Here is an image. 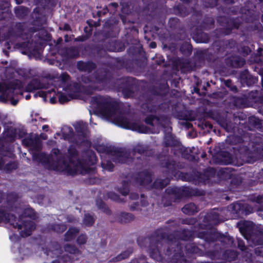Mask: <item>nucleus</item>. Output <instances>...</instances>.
I'll return each instance as SVG.
<instances>
[{"label": "nucleus", "instance_id": "20", "mask_svg": "<svg viewBox=\"0 0 263 263\" xmlns=\"http://www.w3.org/2000/svg\"><path fill=\"white\" fill-rule=\"evenodd\" d=\"M31 18H32L31 24L34 26L43 27L46 22V16L43 14L42 9L38 7L33 10Z\"/></svg>", "mask_w": 263, "mask_h": 263}, {"label": "nucleus", "instance_id": "15", "mask_svg": "<svg viewBox=\"0 0 263 263\" xmlns=\"http://www.w3.org/2000/svg\"><path fill=\"white\" fill-rule=\"evenodd\" d=\"M16 222L18 225H20L21 228H19L18 227H15L13 224H11V222H8L10 225L12 226L14 228H17L18 230H22L23 228V230L22 231L21 235L22 237H27L31 235L32 231L35 228L34 223L31 220H23L22 221L21 217L17 218L15 216Z\"/></svg>", "mask_w": 263, "mask_h": 263}, {"label": "nucleus", "instance_id": "37", "mask_svg": "<svg viewBox=\"0 0 263 263\" xmlns=\"http://www.w3.org/2000/svg\"><path fill=\"white\" fill-rule=\"evenodd\" d=\"M218 124L227 132H231L235 128V124L227 118L220 117L218 120Z\"/></svg>", "mask_w": 263, "mask_h": 263}, {"label": "nucleus", "instance_id": "31", "mask_svg": "<svg viewBox=\"0 0 263 263\" xmlns=\"http://www.w3.org/2000/svg\"><path fill=\"white\" fill-rule=\"evenodd\" d=\"M193 39L197 43H208L210 40L209 35L202 31L197 30L193 33Z\"/></svg>", "mask_w": 263, "mask_h": 263}, {"label": "nucleus", "instance_id": "7", "mask_svg": "<svg viewBox=\"0 0 263 263\" xmlns=\"http://www.w3.org/2000/svg\"><path fill=\"white\" fill-rule=\"evenodd\" d=\"M199 191H196L193 193V191L186 187H168L165 191V195L163 197L162 201L164 203L165 206H168L172 205V200L165 201L167 197H174V201L176 200H179L183 197H190L192 195H201L199 193Z\"/></svg>", "mask_w": 263, "mask_h": 263}, {"label": "nucleus", "instance_id": "27", "mask_svg": "<svg viewBox=\"0 0 263 263\" xmlns=\"http://www.w3.org/2000/svg\"><path fill=\"white\" fill-rule=\"evenodd\" d=\"M19 46L31 53H37L41 48L40 44L39 45L36 42L33 43L29 41L22 42L19 44Z\"/></svg>", "mask_w": 263, "mask_h": 263}, {"label": "nucleus", "instance_id": "28", "mask_svg": "<svg viewBox=\"0 0 263 263\" xmlns=\"http://www.w3.org/2000/svg\"><path fill=\"white\" fill-rule=\"evenodd\" d=\"M22 87L21 82H13L6 84V99H13L14 90L17 89L21 90Z\"/></svg>", "mask_w": 263, "mask_h": 263}, {"label": "nucleus", "instance_id": "44", "mask_svg": "<svg viewBox=\"0 0 263 263\" xmlns=\"http://www.w3.org/2000/svg\"><path fill=\"white\" fill-rule=\"evenodd\" d=\"M174 11L176 14L182 17H185L189 14V9L183 5L179 4L174 7Z\"/></svg>", "mask_w": 263, "mask_h": 263}, {"label": "nucleus", "instance_id": "46", "mask_svg": "<svg viewBox=\"0 0 263 263\" xmlns=\"http://www.w3.org/2000/svg\"><path fill=\"white\" fill-rule=\"evenodd\" d=\"M14 11L17 18L22 19L28 15V8L23 6H17L14 8Z\"/></svg>", "mask_w": 263, "mask_h": 263}, {"label": "nucleus", "instance_id": "4", "mask_svg": "<svg viewBox=\"0 0 263 263\" xmlns=\"http://www.w3.org/2000/svg\"><path fill=\"white\" fill-rule=\"evenodd\" d=\"M168 109L169 105L166 102L149 106L148 110L152 114L146 116L144 122L152 127L156 125L163 128H166L171 123L170 118L165 114Z\"/></svg>", "mask_w": 263, "mask_h": 263}, {"label": "nucleus", "instance_id": "14", "mask_svg": "<svg viewBox=\"0 0 263 263\" xmlns=\"http://www.w3.org/2000/svg\"><path fill=\"white\" fill-rule=\"evenodd\" d=\"M229 211L240 216H247L252 212L253 208L245 202H236L228 206Z\"/></svg>", "mask_w": 263, "mask_h": 263}, {"label": "nucleus", "instance_id": "50", "mask_svg": "<svg viewBox=\"0 0 263 263\" xmlns=\"http://www.w3.org/2000/svg\"><path fill=\"white\" fill-rule=\"evenodd\" d=\"M214 20L212 18L206 17L201 23L200 27L204 30L211 29L214 25Z\"/></svg>", "mask_w": 263, "mask_h": 263}, {"label": "nucleus", "instance_id": "24", "mask_svg": "<svg viewBox=\"0 0 263 263\" xmlns=\"http://www.w3.org/2000/svg\"><path fill=\"white\" fill-rule=\"evenodd\" d=\"M130 42L132 45L127 49L128 54L134 56L141 54L143 51V47L140 41L137 39H133L130 40Z\"/></svg>", "mask_w": 263, "mask_h": 263}, {"label": "nucleus", "instance_id": "40", "mask_svg": "<svg viewBox=\"0 0 263 263\" xmlns=\"http://www.w3.org/2000/svg\"><path fill=\"white\" fill-rule=\"evenodd\" d=\"M80 230L76 227H70L64 234V240L70 241L73 240L76 235L79 233Z\"/></svg>", "mask_w": 263, "mask_h": 263}, {"label": "nucleus", "instance_id": "25", "mask_svg": "<svg viewBox=\"0 0 263 263\" xmlns=\"http://www.w3.org/2000/svg\"><path fill=\"white\" fill-rule=\"evenodd\" d=\"M77 67L80 71L90 73L97 68V65L92 61H79L77 62Z\"/></svg>", "mask_w": 263, "mask_h": 263}, {"label": "nucleus", "instance_id": "63", "mask_svg": "<svg viewBox=\"0 0 263 263\" xmlns=\"http://www.w3.org/2000/svg\"><path fill=\"white\" fill-rule=\"evenodd\" d=\"M17 167L18 165L16 162L15 161H11L5 165L4 169L6 172L10 173L12 171L16 170Z\"/></svg>", "mask_w": 263, "mask_h": 263}, {"label": "nucleus", "instance_id": "22", "mask_svg": "<svg viewBox=\"0 0 263 263\" xmlns=\"http://www.w3.org/2000/svg\"><path fill=\"white\" fill-rule=\"evenodd\" d=\"M61 54L67 59H73L79 57L80 51L78 47H63L60 50Z\"/></svg>", "mask_w": 263, "mask_h": 263}, {"label": "nucleus", "instance_id": "64", "mask_svg": "<svg viewBox=\"0 0 263 263\" xmlns=\"http://www.w3.org/2000/svg\"><path fill=\"white\" fill-rule=\"evenodd\" d=\"M15 29L19 32L17 35L21 36L23 35L24 31L26 30V23L25 22L17 23L15 26Z\"/></svg>", "mask_w": 263, "mask_h": 263}, {"label": "nucleus", "instance_id": "49", "mask_svg": "<svg viewBox=\"0 0 263 263\" xmlns=\"http://www.w3.org/2000/svg\"><path fill=\"white\" fill-rule=\"evenodd\" d=\"M96 205L98 208L107 215L111 214V211L106 203L101 199H98L96 200Z\"/></svg>", "mask_w": 263, "mask_h": 263}, {"label": "nucleus", "instance_id": "47", "mask_svg": "<svg viewBox=\"0 0 263 263\" xmlns=\"http://www.w3.org/2000/svg\"><path fill=\"white\" fill-rule=\"evenodd\" d=\"M104 88H106V87H103L102 85H100V86L89 85L88 86H84L83 87V90L84 93L87 95H91L95 91L101 90ZM106 88H107L106 87Z\"/></svg>", "mask_w": 263, "mask_h": 263}, {"label": "nucleus", "instance_id": "62", "mask_svg": "<svg viewBox=\"0 0 263 263\" xmlns=\"http://www.w3.org/2000/svg\"><path fill=\"white\" fill-rule=\"evenodd\" d=\"M219 219V214L216 212H212L209 213L207 216H206L204 218V221H210V222H216Z\"/></svg>", "mask_w": 263, "mask_h": 263}, {"label": "nucleus", "instance_id": "48", "mask_svg": "<svg viewBox=\"0 0 263 263\" xmlns=\"http://www.w3.org/2000/svg\"><path fill=\"white\" fill-rule=\"evenodd\" d=\"M238 253L236 251L227 250L222 254L223 257L229 261L235 260L238 257Z\"/></svg>", "mask_w": 263, "mask_h": 263}, {"label": "nucleus", "instance_id": "16", "mask_svg": "<svg viewBox=\"0 0 263 263\" xmlns=\"http://www.w3.org/2000/svg\"><path fill=\"white\" fill-rule=\"evenodd\" d=\"M239 79L243 86H252L258 82V76L251 74L248 69H245L240 71Z\"/></svg>", "mask_w": 263, "mask_h": 263}, {"label": "nucleus", "instance_id": "39", "mask_svg": "<svg viewBox=\"0 0 263 263\" xmlns=\"http://www.w3.org/2000/svg\"><path fill=\"white\" fill-rule=\"evenodd\" d=\"M135 217L134 214L127 213V212H121L118 216V221L120 223H126L130 222L134 220Z\"/></svg>", "mask_w": 263, "mask_h": 263}, {"label": "nucleus", "instance_id": "57", "mask_svg": "<svg viewBox=\"0 0 263 263\" xmlns=\"http://www.w3.org/2000/svg\"><path fill=\"white\" fill-rule=\"evenodd\" d=\"M193 47L190 43L185 42L180 47V51L184 54H191L192 52Z\"/></svg>", "mask_w": 263, "mask_h": 263}, {"label": "nucleus", "instance_id": "21", "mask_svg": "<svg viewBox=\"0 0 263 263\" xmlns=\"http://www.w3.org/2000/svg\"><path fill=\"white\" fill-rule=\"evenodd\" d=\"M226 65L231 68H240L246 64L244 58L237 55H231L226 57L224 59Z\"/></svg>", "mask_w": 263, "mask_h": 263}, {"label": "nucleus", "instance_id": "30", "mask_svg": "<svg viewBox=\"0 0 263 263\" xmlns=\"http://www.w3.org/2000/svg\"><path fill=\"white\" fill-rule=\"evenodd\" d=\"M197 171L194 170L192 172H179L178 175L179 178L184 181L195 182L198 181Z\"/></svg>", "mask_w": 263, "mask_h": 263}, {"label": "nucleus", "instance_id": "10", "mask_svg": "<svg viewBox=\"0 0 263 263\" xmlns=\"http://www.w3.org/2000/svg\"><path fill=\"white\" fill-rule=\"evenodd\" d=\"M116 122L122 128L130 129L141 134H148L151 132V128L136 122L131 121L123 115H119L115 118Z\"/></svg>", "mask_w": 263, "mask_h": 263}, {"label": "nucleus", "instance_id": "61", "mask_svg": "<svg viewBox=\"0 0 263 263\" xmlns=\"http://www.w3.org/2000/svg\"><path fill=\"white\" fill-rule=\"evenodd\" d=\"M147 151V147L141 144H138L133 148V151L134 153H138L140 155L144 154Z\"/></svg>", "mask_w": 263, "mask_h": 263}, {"label": "nucleus", "instance_id": "35", "mask_svg": "<svg viewBox=\"0 0 263 263\" xmlns=\"http://www.w3.org/2000/svg\"><path fill=\"white\" fill-rule=\"evenodd\" d=\"M43 88V84L41 82V81L37 78H34L27 84L25 90L26 92H32Z\"/></svg>", "mask_w": 263, "mask_h": 263}, {"label": "nucleus", "instance_id": "18", "mask_svg": "<svg viewBox=\"0 0 263 263\" xmlns=\"http://www.w3.org/2000/svg\"><path fill=\"white\" fill-rule=\"evenodd\" d=\"M153 175V174L151 171L145 169L137 173L135 177V181L141 186H146L151 183Z\"/></svg>", "mask_w": 263, "mask_h": 263}, {"label": "nucleus", "instance_id": "9", "mask_svg": "<svg viewBox=\"0 0 263 263\" xmlns=\"http://www.w3.org/2000/svg\"><path fill=\"white\" fill-rule=\"evenodd\" d=\"M96 149L100 153L116 157L118 162L121 163H125L129 157V154L127 152L125 148L123 147L102 144L97 146Z\"/></svg>", "mask_w": 263, "mask_h": 263}, {"label": "nucleus", "instance_id": "34", "mask_svg": "<svg viewBox=\"0 0 263 263\" xmlns=\"http://www.w3.org/2000/svg\"><path fill=\"white\" fill-rule=\"evenodd\" d=\"M179 144V141L171 133L166 134L164 138L163 145L165 147H176Z\"/></svg>", "mask_w": 263, "mask_h": 263}, {"label": "nucleus", "instance_id": "8", "mask_svg": "<svg viewBox=\"0 0 263 263\" xmlns=\"http://www.w3.org/2000/svg\"><path fill=\"white\" fill-rule=\"evenodd\" d=\"M33 159L41 162L49 170L64 172L70 165L65 160H54L51 155L44 153L37 154L33 156Z\"/></svg>", "mask_w": 263, "mask_h": 263}, {"label": "nucleus", "instance_id": "11", "mask_svg": "<svg viewBox=\"0 0 263 263\" xmlns=\"http://www.w3.org/2000/svg\"><path fill=\"white\" fill-rule=\"evenodd\" d=\"M214 52L201 51L198 53L199 58L205 59L207 61L215 62L218 59L226 55L225 47L222 46L220 41H215L212 44Z\"/></svg>", "mask_w": 263, "mask_h": 263}, {"label": "nucleus", "instance_id": "26", "mask_svg": "<svg viewBox=\"0 0 263 263\" xmlns=\"http://www.w3.org/2000/svg\"><path fill=\"white\" fill-rule=\"evenodd\" d=\"M106 48L109 51L121 52L125 50L124 43L120 40L111 41L106 45Z\"/></svg>", "mask_w": 263, "mask_h": 263}, {"label": "nucleus", "instance_id": "19", "mask_svg": "<svg viewBox=\"0 0 263 263\" xmlns=\"http://www.w3.org/2000/svg\"><path fill=\"white\" fill-rule=\"evenodd\" d=\"M215 161L219 164L228 165L234 164L236 165L235 163L236 160V159L234 160L233 156L230 152L221 151L217 154L216 157L215 158Z\"/></svg>", "mask_w": 263, "mask_h": 263}, {"label": "nucleus", "instance_id": "58", "mask_svg": "<svg viewBox=\"0 0 263 263\" xmlns=\"http://www.w3.org/2000/svg\"><path fill=\"white\" fill-rule=\"evenodd\" d=\"M260 121L261 120H260L259 118L252 116L249 117L248 124L251 127L258 129V128H260L259 127V125L261 124Z\"/></svg>", "mask_w": 263, "mask_h": 263}, {"label": "nucleus", "instance_id": "52", "mask_svg": "<svg viewBox=\"0 0 263 263\" xmlns=\"http://www.w3.org/2000/svg\"><path fill=\"white\" fill-rule=\"evenodd\" d=\"M20 217L21 218L22 217H29L32 219H35L36 218V213L32 208L30 207L26 208L23 210L22 215Z\"/></svg>", "mask_w": 263, "mask_h": 263}, {"label": "nucleus", "instance_id": "41", "mask_svg": "<svg viewBox=\"0 0 263 263\" xmlns=\"http://www.w3.org/2000/svg\"><path fill=\"white\" fill-rule=\"evenodd\" d=\"M68 158L70 163H74V159H77L79 156V152L76 146L73 145H70L67 149Z\"/></svg>", "mask_w": 263, "mask_h": 263}, {"label": "nucleus", "instance_id": "60", "mask_svg": "<svg viewBox=\"0 0 263 263\" xmlns=\"http://www.w3.org/2000/svg\"><path fill=\"white\" fill-rule=\"evenodd\" d=\"M6 198H7V203L8 204H10L14 203L15 202H16L18 199V195L16 193L14 192H11L8 193L6 195Z\"/></svg>", "mask_w": 263, "mask_h": 263}, {"label": "nucleus", "instance_id": "12", "mask_svg": "<svg viewBox=\"0 0 263 263\" xmlns=\"http://www.w3.org/2000/svg\"><path fill=\"white\" fill-rule=\"evenodd\" d=\"M6 197V193L2 190H0V204L2 203L5 200ZM16 221L15 216L7 211L6 210V206L4 205L0 206V223L8 222H11V224H13L15 227H19L20 228V225H18L17 223L15 222Z\"/></svg>", "mask_w": 263, "mask_h": 263}, {"label": "nucleus", "instance_id": "56", "mask_svg": "<svg viewBox=\"0 0 263 263\" xmlns=\"http://www.w3.org/2000/svg\"><path fill=\"white\" fill-rule=\"evenodd\" d=\"M96 221L95 218L93 216L90 215L89 213L85 214L83 218V223L87 227L92 226Z\"/></svg>", "mask_w": 263, "mask_h": 263}, {"label": "nucleus", "instance_id": "5", "mask_svg": "<svg viewBox=\"0 0 263 263\" xmlns=\"http://www.w3.org/2000/svg\"><path fill=\"white\" fill-rule=\"evenodd\" d=\"M91 102L96 111L106 118L114 117L120 110L119 102L109 96H95L92 97Z\"/></svg>", "mask_w": 263, "mask_h": 263}, {"label": "nucleus", "instance_id": "33", "mask_svg": "<svg viewBox=\"0 0 263 263\" xmlns=\"http://www.w3.org/2000/svg\"><path fill=\"white\" fill-rule=\"evenodd\" d=\"M168 27L172 31L178 32V30H182L184 28L183 24L177 17H171L168 22Z\"/></svg>", "mask_w": 263, "mask_h": 263}, {"label": "nucleus", "instance_id": "1", "mask_svg": "<svg viewBox=\"0 0 263 263\" xmlns=\"http://www.w3.org/2000/svg\"><path fill=\"white\" fill-rule=\"evenodd\" d=\"M149 240L148 252L151 258L158 260L161 258V253L172 257L170 263H188L184 255L196 254L199 248L194 243L184 246L178 241L173 234H168L162 229H158L147 236Z\"/></svg>", "mask_w": 263, "mask_h": 263}, {"label": "nucleus", "instance_id": "29", "mask_svg": "<svg viewBox=\"0 0 263 263\" xmlns=\"http://www.w3.org/2000/svg\"><path fill=\"white\" fill-rule=\"evenodd\" d=\"M76 132L78 136L81 139H85L86 138V134L88 130V124L86 122L83 121H79L74 126Z\"/></svg>", "mask_w": 263, "mask_h": 263}, {"label": "nucleus", "instance_id": "36", "mask_svg": "<svg viewBox=\"0 0 263 263\" xmlns=\"http://www.w3.org/2000/svg\"><path fill=\"white\" fill-rule=\"evenodd\" d=\"M163 167L166 169V172L168 175L176 176L178 175L179 171L176 168L175 161L167 160L163 165Z\"/></svg>", "mask_w": 263, "mask_h": 263}, {"label": "nucleus", "instance_id": "53", "mask_svg": "<svg viewBox=\"0 0 263 263\" xmlns=\"http://www.w3.org/2000/svg\"><path fill=\"white\" fill-rule=\"evenodd\" d=\"M232 102L235 106L241 108L246 103L247 98L244 97H234Z\"/></svg>", "mask_w": 263, "mask_h": 263}, {"label": "nucleus", "instance_id": "3", "mask_svg": "<svg viewBox=\"0 0 263 263\" xmlns=\"http://www.w3.org/2000/svg\"><path fill=\"white\" fill-rule=\"evenodd\" d=\"M252 143L251 149L247 146L240 147L236 156V165L239 166L245 163H253L263 160V136L258 133L246 134Z\"/></svg>", "mask_w": 263, "mask_h": 263}, {"label": "nucleus", "instance_id": "43", "mask_svg": "<svg viewBox=\"0 0 263 263\" xmlns=\"http://www.w3.org/2000/svg\"><path fill=\"white\" fill-rule=\"evenodd\" d=\"M179 237L180 239L185 241L193 240L194 238V231L183 229L179 232Z\"/></svg>", "mask_w": 263, "mask_h": 263}, {"label": "nucleus", "instance_id": "45", "mask_svg": "<svg viewBox=\"0 0 263 263\" xmlns=\"http://www.w3.org/2000/svg\"><path fill=\"white\" fill-rule=\"evenodd\" d=\"M49 230L59 234H61L66 231L67 227L65 224L62 223H51L47 226Z\"/></svg>", "mask_w": 263, "mask_h": 263}, {"label": "nucleus", "instance_id": "17", "mask_svg": "<svg viewBox=\"0 0 263 263\" xmlns=\"http://www.w3.org/2000/svg\"><path fill=\"white\" fill-rule=\"evenodd\" d=\"M197 238L203 239L206 242L210 243L216 241L219 237L222 238L224 235L216 231H201L196 233Z\"/></svg>", "mask_w": 263, "mask_h": 263}, {"label": "nucleus", "instance_id": "6", "mask_svg": "<svg viewBox=\"0 0 263 263\" xmlns=\"http://www.w3.org/2000/svg\"><path fill=\"white\" fill-rule=\"evenodd\" d=\"M239 231L247 240H252L259 246L254 250L255 253L258 256L263 257V239L258 236V232L252 222L245 221L239 228Z\"/></svg>", "mask_w": 263, "mask_h": 263}, {"label": "nucleus", "instance_id": "13", "mask_svg": "<svg viewBox=\"0 0 263 263\" xmlns=\"http://www.w3.org/2000/svg\"><path fill=\"white\" fill-rule=\"evenodd\" d=\"M219 25L223 27V33L229 35L233 29H238L240 25L239 21L235 18L220 16L217 20Z\"/></svg>", "mask_w": 263, "mask_h": 263}, {"label": "nucleus", "instance_id": "42", "mask_svg": "<svg viewBox=\"0 0 263 263\" xmlns=\"http://www.w3.org/2000/svg\"><path fill=\"white\" fill-rule=\"evenodd\" d=\"M181 210L185 214L192 215L198 212V208L195 204L191 202L185 204Z\"/></svg>", "mask_w": 263, "mask_h": 263}, {"label": "nucleus", "instance_id": "32", "mask_svg": "<svg viewBox=\"0 0 263 263\" xmlns=\"http://www.w3.org/2000/svg\"><path fill=\"white\" fill-rule=\"evenodd\" d=\"M206 256L212 260L219 259L221 258L222 250L219 245H215L214 249L207 250L205 252Z\"/></svg>", "mask_w": 263, "mask_h": 263}, {"label": "nucleus", "instance_id": "51", "mask_svg": "<svg viewBox=\"0 0 263 263\" xmlns=\"http://www.w3.org/2000/svg\"><path fill=\"white\" fill-rule=\"evenodd\" d=\"M63 248L65 252L71 254H80L81 253L79 249L73 245L67 243L64 246Z\"/></svg>", "mask_w": 263, "mask_h": 263}, {"label": "nucleus", "instance_id": "23", "mask_svg": "<svg viewBox=\"0 0 263 263\" xmlns=\"http://www.w3.org/2000/svg\"><path fill=\"white\" fill-rule=\"evenodd\" d=\"M198 182H205L211 178L215 177L216 174V170L214 167H208L204 169L202 173L197 171Z\"/></svg>", "mask_w": 263, "mask_h": 263}, {"label": "nucleus", "instance_id": "59", "mask_svg": "<svg viewBox=\"0 0 263 263\" xmlns=\"http://www.w3.org/2000/svg\"><path fill=\"white\" fill-rule=\"evenodd\" d=\"M249 97L253 99V101L258 104L263 105V95L258 96V91L251 92L249 94Z\"/></svg>", "mask_w": 263, "mask_h": 263}, {"label": "nucleus", "instance_id": "38", "mask_svg": "<svg viewBox=\"0 0 263 263\" xmlns=\"http://www.w3.org/2000/svg\"><path fill=\"white\" fill-rule=\"evenodd\" d=\"M170 179L168 178L164 179H156L153 182L152 186L155 189L162 190L170 184Z\"/></svg>", "mask_w": 263, "mask_h": 263}, {"label": "nucleus", "instance_id": "55", "mask_svg": "<svg viewBox=\"0 0 263 263\" xmlns=\"http://www.w3.org/2000/svg\"><path fill=\"white\" fill-rule=\"evenodd\" d=\"M133 253V249L128 248L126 250L123 251L120 254H118L116 257V260L117 261L125 259L129 257Z\"/></svg>", "mask_w": 263, "mask_h": 263}, {"label": "nucleus", "instance_id": "2", "mask_svg": "<svg viewBox=\"0 0 263 263\" xmlns=\"http://www.w3.org/2000/svg\"><path fill=\"white\" fill-rule=\"evenodd\" d=\"M81 81L84 84L102 85L104 87L121 92L125 99L133 97L138 88L136 78L130 77L114 78L112 71L107 68L100 69L92 75L82 76Z\"/></svg>", "mask_w": 263, "mask_h": 263}, {"label": "nucleus", "instance_id": "54", "mask_svg": "<svg viewBox=\"0 0 263 263\" xmlns=\"http://www.w3.org/2000/svg\"><path fill=\"white\" fill-rule=\"evenodd\" d=\"M118 7L119 5L117 3L114 2L109 4L107 6H106L104 8L103 14H106L107 12L110 14L115 13L116 12Z\"/></svg>", "mask_w": 263, "mask_h": 263}]
</instances>
